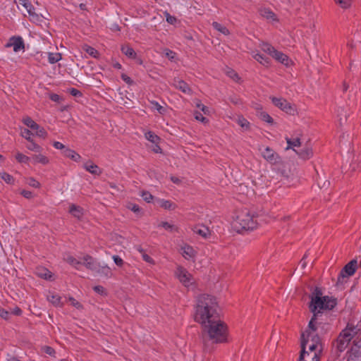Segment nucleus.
Returning a JSON list of instances; mask_svg holds the SVG:
<instances>
[{"instance_id":"obj_25","label":"nucleus","mask_w":361,"mask_h":361,"mask_svg":"<svg viewBox=\"0 0 361 361\" xmlns=\"http://www.w3.org/2000/svg\"><path fill=\"white\" fill-rule=\"evenodd\" d=\"M175 86L177 89L186 94L190 93L191 91L189 85L181 80L176 81Z\"/></svg>"},{"instance_id":"obj_9","label":"nucleus","mask_w":361,"mask_h":361,"mask_svg":"<svg viewBox=\"0 0 361 361\" xmlns=\"http://www.w3.org/2000/svg\"><path fill=\"white\" fill-rule=\"evenodd\" d=\"M23 123L31 130L34 131L33 133L30 132L27 130L28 135H34V133H36V135H39V133H44V128H41L35 121H33L30 117L27 116L23 118Z\"/></svg>"},{"instance_id":"obj_24","label":"nucleus","mask_w":361,"mask_h":361,"mask_svg":"<svg viewBox=\"0 0 361 361\" xmlns=\"http://www.w3.org/2000/svg\"><path fill=\"white\" fill-rule=\"evenodd\" d=\"M294 151L298 154V156L302 159L303 160H307L310 159V157L312 156V149L310 148H304L300 149V151H298L296 149H294Z\"/></svg>"},{"instance_id":"obj_16","label":"nucleus","mask_w":361,"mask_h":361,"mask_svg":"<svg viewBox=\"0 0 361 361\" xmlns=\"http://www.w3.org/2000/svg\"><path fill=\"white\" fill-rule=\"evenodd\" d=\"M192 231L195 233L200 235L204 238H207L211 235V231L208 227L203 225H197L193 227Z\"/></svg>"},{"instance_id":"obj_27","label":"nucleus","mask_w":361,"mask_h":361,"mask_svg":"<svg viewBox=\"0 0 361 361\" xmlns=\"http://www.w3.org/2000/svg\"><path fill=\"white\" fill-rule=\"evenodd\" d=\"M100 276H104L106 278H110L112 276V272L111 269L107 266H99L98 265V269L96 270Z\"/></svg>"},{"instance_id":"obj_63","label":"nucleus","mask_w":361,"mask_h":361,"mask_svg":"<svg viewBox=\"0 0 361 361\" xmlns=\"http://www.w3.org/2000/svg\"><path fill=\"white\" fill-rule=\"evenodd\" d=\"M70 93L71 95L74 96V97H78V96H81L82 95V93L80 91H79L78 90L75 89V88H71V91H70Z\"/></svg>"},{"instance_id":"obj_19","label":"nucleus","mask_w":361,"mask_h":361,"mask_svg":"<svg viewBox=\"0 0 361 361\" xmlns=\"http://www.w3.org/2000/svg\"><path fill=\"white\" fill-rule=\"evenodd\" d=\"M121 50L123 54L130 59H135L137 56L134 49L128 44L122 45Z\"/></svg>"},{"instance_id":"obj_22","label":"nucleus","mask_w":361,"mask_h":361,"mask_svg":"<svg viewBox=\"0 0 361 361\" xmlns=\"http://www.w3.org/2000/svg\"><path fill=\"white\" fill-rule=\"evenodd\" d=\"M84 168L94 175H99L102 171L97 166L96 164H93L92 162H87L84 165Z\"/></svg>"},{"instance_id":"obj_17","label":"nucleus","mask_w":361,"mask_h":361,"mask_svg":"<svg viewBox=\"0 0 361 361\" xmlns=\"http://www.w3.org/2000/svg\"><path fill=\"white\" fill-rule=\"evenodd\" d=\"M272 57L286 66H288L290 64V60L288 56L281 51L276 50Z\"/></svg>"},{"instance_id":"obj_39","label":"nucleus","mask_w":361,"mask_h":361,"mask_svg":"<svg viewBox=\"0 0 361 361\" xmlns=\"http://www.w3.org/2000/svg\"><path fill=\"white\" fill-rule=\"evenodd\" d=\"M257 116L262 121L268 123H272L274 121L273 118L265 111H259Z\"/></svg>"},{"instance_id":"obj_2","label":"nucleus","mask_w":361,"mask_h":361,"mask_svg":"<svg viewBox=\"0 0 361 361\" xmlns=\"http://www.w3.org/2000/svg\"><path fill=\"white\" fill-rule=\"evenodd\" d=\"M219 305L216 298L211 295L201 294L197 298L195 320L201 324L214 319L219 315Z\"/></svg>"},{"instance_id":"obj_31","label":"nucleus","mask_w":361,"mask_h":361,"mask_svg":"<svg viewBox=\"0 0 361 361\" xmlns=\"http://www.w3.org/2000/svg\"><path fill=\"white\" fill-rule=\"evenodd\" d=\"M82 49L87 54H88L90 56L94 59H97L99 57L98 51L89 45L85 44L84 46H82Z\"/></svg>"},{"instance_id":"obj_48","label":"nucleus","mask_w":361,"mask_h":361,"mask_svg":"<svg viewBox=\"0 0 361 361\" xmlns=\"http://www.w3.org/2000/svg\"><path fill=\"white\" fill-rule=\"evenodd\" d=\"M141 196L143 200L148 203L150 202L154 198V197L148 191H142Z\"/></svg>"},{"instance_id":"obj_47","label":"nucleus","mask_w":361,"mask_h":361,"mask_svg":"<svg viewBox=\"0 0 361 361\" xmlns=\"http://www.w3.org/2000/svg\"><path fill=\"white\" fill-rule=\"evenodd\" d=\"M159 226H162L166 230L171 231V232L173 231H176L177 229L176 227L175 226V225L171 224L168 222H161Z\"/></svg>"},{"instance_id":"obj_6","label":"nucleus","mask_w":361,"mask_h":361,"mask_svg":"<svg viewBox=\"0 0 361 361\" xmlns=\"http://www.w3.org/2000/svg\"><path fill=\"white\" fill-rule=\"evenodd\" d=\"M357 262L352 259L341 269L336 281V286H340L346 283L348 279L353 276L357 269Z\"/></svg>"},{"instance_id":"obj_36","label":"nucleus","mask_w":361,"mask_h":361,"mask_svg":"<svg viewBox=\"0 0 361 361\" xmlns=\"http://www.w3.org/2000/svg\"><path fill=\"white\" fill-rule=\"evenodd\" d=\"M212 27L215 30L219 31L220 32H221L222 34H224L225 35H228L230 34L229 30L225 26L221 25L220 23H217V22H213Z\"/></svg>"},{"instance_id":"obj_40","label":"nucleus","mask_w":361,"mask_h":361,"mask_svg":"<svg viewBox=\"0 0 361 361\" xmlns=\"http://www.w3.org/2000/svg\"><path fill=\"white\" fill-rule=\"evenodd\" d=\"M61 59V54L59 53H49L48 61L50 63H55Z\"/></svg>"},{"instance_id":"obj_26","label":"nucleus","mask_w":361,"mask_h":361,"mask_svg":"<svg viewBox=\"0 0 361 361\" xmlns=\"http://www.w3.org/2000/svg\"><path fill=\"white\" fill-rule=\"evenodd\" d=\"M62 154L66 157H69L71 159H73L75 161H78L80 159V156L77 154L75 151L71 149H65L63 151H62Z\"/></svg>"},{"instance_id":"obj_38","label":"nucleus","mask_w":361,"mask_h":361,"mask_svg":"<svg viewBox=\"0 0 361 361\" xmlns=\"http://www.w3.org/2000/svg\"><path fill=\"white\" fill-rule=\"evenodd\" d=\"M37 274L43 279H50L51 278V273L47 269H39L37 271Z\"/></svg>"},{"instance_id":"obj_59","label":"nucleus","mask_w":361,"mask_h":361,"mask_svg":"<svg viewBox=\"0 0 361 361\" xmlns=\"http://www.w3.org/2000/svg\"><path fill=\"white\" fill-rule=\"evenodd\" d=\"M49 99L53 101V102H59L60 100H61V97L59 94H55V93H52L50 94L49 96Z\"/></svg>"},{"instance_id":"obj_13","label":"nucleus","mask_w":361,"mask_h":361,"mask_svg":"<svg viewBox=\"0 0 361 361\" xmlns=\"http://www.w3.org/2000/svg\"><path fill=\"white\" fill-rule=\"evenodd\" d=\"M302 351L300 355V360L302 361H319V357L317 353H309L305 350V342L301 343Z\"/></svg>"},{"instance_id":"obj_4","label":"nucleus","mask_w":361,"mask_h":361,"mask_svg":"<svg viewBox=\"0 0 361 361\" xmlns=\"http://www.w3.org/2000/svg\"><path fill=\"white\" fill-rule=\"evenodd\" d=\"M355 328L347 327L338 336L336 341L334 343V348L339 353L343 352L348 347L350 341L355 334Z\"/></svg>"},{"instance_id":"obj_7","label":"nucleus","mask_w":361,"mask_h":361,"mask_svg":"<svg viewBox=\"0 0 361 361\" xmlns=\"http://www.w3.org/2000/svg\"><path fill=\"white\" fill-rule=\"evenodd\" d=\"M271 99L272 103L282 111L290 115L294 114L295 109L286 99L274 97H271Z\"/></svg>"},{"instance_id":"obj_44","label":"nucleus","mask_w":361,"mask_h":361,"mask_svg":"<svg viewBox=\"0 0 361 361\" xmlns=\"http://www.w3.org/2000/svg\"><path fill=\"white\" fill-rule=\"evenodd\" d=\"M343 8H348L352 4V0H334Z\"/></svg>"},{"instance_id":"obj_20","label":"nucleus","mask_w":361,"mask_h":361,"mask_svg":"<svg viewBox=\"0 0 361 361\" xmlns=\"http://www.w3.org/2000/svg\"><path fill=\"white\" fill-rule=\"evenodd\" d=\"M23 6L25 8L27 12L30 15H34V6L32 5L31 2L29 0H18V6Z\"/></svg>"},{"instance_id":"obj_37","label":"nucleus","mask_w":361,"mask_h":361,"mask_svg":"<svg viewBox=\"0 0 361 361\" xmlns=\"http://www.w3.org/2000/svg\"><path fill=\"white\" fill-rule=\"evenodd\" d=\"M47 299L50 302H51L55 306H59L61 305V297L56 294L48 295Z\"/></svg>"},{"instance_id":"obj_55","label":"nucleus","mask_w":361,"mask_h":361,"mask_svg":"<svg viewBox=\"0 0 361 361\" xmlns=\"http://www.w3.org/2000/svg\"><path fill=\"white\" fill-rule=\"evenodd\" d=\"M194 116H195V118L197 121H202V123H206L207 121V118L205 117H204L203 115L200 112H195L194 114Z\"/></svg>"},{"instance_id":"obj_1","label":"nucleus","mask_w":361,"mask_h":361,"mask_svg":"<svg viewBox=\"0 0 361 361\" xmlns=\"http://www.w3.org/2000/svg\"><path fill=\"white\" fill-rule=\"evenodd\" d=\"M201 341L205 352L211 353L215 345L227 342L228 329L220 319L219 315L214 319L201 323Z\"/></svg>"},{"instance_id":"obj_8","label":"nucleus","mask_w":361,"mask_h":361,"mask_svg":"<svg viewBox=\"0 0 361 361\" xmlns=\"http://www.w3.org/2000/svg\"><path fill=\"white\" fill-rule=\"evenodd\" d=\"M261 154L264 159L271 164H276L281 162L280 157L270 147H267L264 149L259 148Z\"/></svg>"},{"instance_id":"obj_18","label":"nucleus","mask_w":361,"mask_h":361,"mask_svg":"<svg viewBox=\"0 0 361 361\" xmlns=\"http://www.w3.org/2000/svg\"><path fill=\"white\" fill-rule=\"evenodd\" d=\"M27 142L25 143V147L32 151L40 152L42 148L39 145L36 144L32 140V137H25Z\"/></svg>"},{"instance_id":"obj_11","label":"nucleus","mask_w":361,"mask_h":361,"mask_svg":"<svg viewBox=\"0 0 361 361\" xmlns=\"http://www.w3.org/2000/svg\"><path fill=\"white\" fill-rule=\"evenodd\" d=\"M6 47H13L15 52H18L25 49L23 39L20 36L11 37L5 45Z\"/></svg>"},{"instance_id":"obj_15","label":"nucleus","mask_w":361,"mask_h":361,"mask_svg":"<svg viewBox=\"0 0 361 361\" xmlns=\"http://www.w3.org/2000/svg\"><path fill=\"white\" fill-rule=\"evenodd\" d=\"M149 143H147V147L151 149L155 153H161V149L158 145L159 141L160 140V137H146Z\"/></svg>"},{"instance_id":"obj_52","label":"nucleus","mask_w":361,"mask_h":361,"mask_svg":"<svg viewBox=\"0 0 361 361\" xmlns=\"http://www.w3.org/2000/svg\"><path fill=\"white\" fill-rule=\"evenodd\" d=\"M27 184L33 188H38L40 186V183L33 178H28L27 181Z\"/></svg>"},{"instance_id":"obj_53","label":"nucleus","mask_w":361,"mask_h":361,"mask_svg":"<svg viewBox=\"0 0 361 361\" xmlns=\"http://www.w3.org/2000/svg\"><path fill=\"white\" fill-rule=\"evenodd\" d=\"M128 208L135 213L139 214L140 212V208L135 204H129Z\"/></svg>"},{"instance_id":"obj_58","label":"nucleus","mask_w":361,"mask_h":361,"mask_svg":"<svg viewBox=\"0 0 361 361\" xmlns=\"http://www.w3.org/2000/svg\"><path fill=\"white\" fill-rule=\"evenodd\" d=\"M121 79L128 85H131L133 83L132 79L124 73L121 75Z\"/></svg>"},{"instance_id":"obj_28","label":"nucleus","mask_w":361,"mask_h":361,"mask_svg":"<svg viewBox=\"0 0 361 361\" xmlns=\"http://www.w3.org/2000/svg\"><path fill=\"white\" fill-rule=\"evenodd\" d=\"M69 212L75 217L80 219L82 214V208L75 204H71L70 207Z\"/></svg>"},{"instance_id":"obj_12","label":"nucleus","mask_w":361,"mask_h":361,"mask_svg":"<svg viewBox=\"0 0 361 361\" xmlns=\"http://www.w3.org/2000/svg\"><path fill=\"white\" fill-rule=\"evenodd\" d=\"M317 300H311L310 304V310L313 313V316L312 318H314V320L317 319V315L321 313L322 310L324 309V300L322 298H316Z\"/></svg>"},{"instance_id":"obj_10","label":"nucleus","mask_w":361,"mask_h":361,"mask_svg":"<svg viewBox=\"0 0 361 361\" xmlns=\"http://www.w3.org/2000/svg\"><path fill=\"white\" fill-rule=\"evenodd\" d=\"M176 274L179 281L185 286L188 287L193 283V278L186 269L179 267L178 268Z\"/></svg>"},{"instance_id":"obj_21","label":"nucleus","mask_w":361,"mask_h":361,"mask_svg":"<svg viewBox=\"0 0 361 361\" xmlns=\"http://www.w3.org/2000/svg\"><path fill=\"white\" fill-rule=\"evenodd\" d=\"M252 57L263 66H269L270 65V59L262 54L255 53L252 54Z\"/></svg>"},{"instance_id":"obj_33","label":"nucleus","mask_w":361,"mask_h":361,"mask_svg":"<svg viewBox=\"0 0 361 361\" xmlns=\"http://www.w3.org/2000/svg\"><path fill=\"white\" fill-rule=\"evenodd\" d=\"M32 159L35 163H40L44 165L49 163L48 158L41 154L33 155Z\"/></svg>"},{"instance_id":"obj_62","label":"nucleus","mask_w":361,"mask_h":361,"mask_svg":"<svg viewBox=\"0 0 361 361\" xmlns=\"http://www.w3.org/2000/svg\"><path fill=\"white\" fill-rule=\"evenodd\" d=\"M69 300L71 301V305L75 307L76 308L79 309L81 307L80 303L79 302H78L75 299H74L73 298H70Z\"/></svg>"},{"instance_id":"obj_42","label":"nucleus","mask_w":361,"mask_h":361,"mask_svg":"<svg viewBox=\"0 0 361 361\" xmlns=\"http://www.w3.org/2000/svg\"><path fill=\"white\" fill-rule=\"evenodd\" d=\"M0 177L7 183L11 184L13 183L14 180L12 176L10 174L3 172L0 173Z\"/></svg>"},{"instance_id":"obj_45","label":"nucleus","mask_w":361,"mask_h":361,"mask_svg":"<svg viewBox=\"0 0 361 361\" xmlns=\"http://www.w3.org/2000/svg\"><path fill=\"white\" fill-rule=\"evenodd\" d=\"M164 15L166 17V20L168 23L171 25H175L176 23L177 18L175 16L170 15L168 12H165Z\"/></svg>"},{"instance_id":"obj_61","label":"nucleus","mask_w":361,"mask_h":361,"mask_svg":"<svg viewBox=\"0 0 361 361\" xmlns=\"http://www.w3.org/2000/svg\"><path fill=\"white\" fill-rule=\"evenodd\" d=\"M94 290L99 293V294H104V288L102 286H96L93 288Z\"/></svg>"},{"instance_id":"obj_46","label":"nucleus","mask_w":361,"mask_h":361,"mask_svg":"<svg viewBox=\"0 0 361 361\" xmlns=\"http://www.w3.org/2000/svg\"><path fill=\"white\" fill-rule=\"evenodd\" d=\"M137 250L142 254V257L143 260H145V262H147L148 263H153L154 262L153 259L148 255H147L144 252L142 248L139 247H137Z\"/></svg>"},{"instance_id":"obj_41","label":"nucleus","mask_w":361,"mask_h":361,"mask_svg":"<svg viewBox=\"0 0 361 361\" xmlns=\"http://www.w3.org/2000/svg\"><path fill=\"white\" fill-rule=\"evenodd\" d=\"M324 296H322V290L318 287H315L314 288L313 291L312 292L310 296L311 300H317L316 298H322Z\"/></svg>"},{"instance_id":"obj_32","label":"nucleus","mask_w":361,"mask_h":361,"mask_svg":"<svg viewBox=\"0 0 361 361\" xmlns=\"http://www.w3.org/2000/svg\"><path fill=\"white\" fill-rule=\"evenodd\" d=\"M160 207L165 209L173 210L176 209V205L169 200H159Z\"/></svg>"},{"instance_id":"obj_43","label":"nucleus","mask_w":361,"mask_h":361,"mask_svg":"<svg viewBox=\"0 0 361 361\" xmlns=\"http://www.w3.org/2000/svg\"><path fill=\"white\" fill-rule=\"evenodd\" d=\"M66 262L70 264L71 265L76 267H77V265H80L82 264V261L81 260H78L76 259L75 258H74L72 256H68L67 257V258L66 259Z\"/></svg>"},{"instance_id":"obj_57","label":"nucleus","mask_w":361,"mask_h":361,"mask_svg":"<svg viewBox=\"0 0 361 361\" xmlns=\"http://www.w3.org/2000/svg\"><path fill=\"white\" fill-rule=\"evenodd\" d=\"M113 259H114L115 264L118 267H121L123 264V259L118 255H114Z\"/></svg>"},{"instance_id":"obj_51","label":"nucleus","mask_w":361,"mask_h":361,"mask_svg":"<svg viewBox=\"0 0 361 361\" xmlns=\"http://www.w3.org/2000/svg\"><path fill=\"white\" fill-rule=\"evenodd\" d=\"M238 123L243 128H247L250 123L243 117H239L238 119Z\"/></svg>"},{"instance_id":"obj_56","label":"nucleus","mask_w":361,"mask_h":361,"mask_svg":"<svg viewBox=\"0 0 361 361\" xmlns=\"http://www.w3.org/2000/svg\"><path fill=\"white\" fill-rule=\"evenodd\" d=\"M10 312L4 309L0 308V317L6 320L8 319Z\"/></svg>"},{"instance_id":"obj_29","label":"nucleus","mask_w":361,"mask_h":361,"mask_svg":"<svg viewBox=\"0 0 361 361\" xmlns=\"http://www.w3.org/2000/svg\"><path fill=\"white\" fill-rule=\"evenodd\" d=\"M261 49L262 50L270 55L271 56H273L276 49L270 44L267 42H262L261 44Z\"/></svg>"},{"instance_id":"obj_60","label":"nucleus","mask_w":361,"mask_h":361,"mask_svg":"<svg viewBox=\"0 0 361 361\" xmlns=\"http://www.w3.org/2000/svg\"><path fill=\"white\" fill-rule=\"evenodd\" d=\"M166 56L169 59L172 60L175 58L176 53L170 49H166Z\"/></svg>"},{"instance_id":"obj_64","label":"nucleus","mask_w":361,"mask_h":361,"mask_svg":"<svg viewBox=\"0 0 361 361\" xmlns=\"http://www.w3.org/2000/svg\"><path fill=\"white\" fill-rule=\"evenodd\" d=\"M21 195L25 197V198H27V199H30L32 197V192L29 191V190H23L21 192Z\"/></svg>"},{"instance_id":"obj_50","label":"nucleus","mask_w":361,"mask_h":361,"mask_svg":"<svg viewBox=\"0 0 361 361\" xmlns=\"http://www.w3.org/2000/svg\"><path fill=\"white\" fill-rule=\"evenodd\" d=\"M286 140H287V144H288V147H286V149H288L289 148H292L293 147H299L300 145L298 137H297V139L293 142H291V140L290 139H288V137H286Z\"/></svg>"},{"instance_id":"obj_5","label":"nucleus","mask_w":361,"mask_h":361,"mask_svg":"<svg viewBox=\"0 0 361 361\" xmlns=\"http://www.w3.org/2000/svg\"><path fill=\"white\" fill-rule=\"evenodd\" d=\"M314 318H312L308 324L307 329L301 335V343L305 341V347L309 343L318 345L320 343V338L316 333L317 327Z\"/></svg>"},{"instance_id":"obj_54","label":"nucleus","mask_w":361,"mask_h":361,"mask_svg":"<svg viewBox=\"0 0 361 361\" xmlns=\"http://www.w3.org/2000/svg\"><path fill=\"white\" fill-rule=\"evenodd\" d=\"M317 346H318V344H315V343H309L306 348L307 347L310 352L309 353H316V349L317 348Z\"/></svg>"},{"instance_id":"obj_34","label":"nucleus","mask_w":361,"mask_h":361,"mask_svg":"<svg viewBox=\"0 0 361 361\" xmlns=\"http://www.w3.org/2000/svg\"><path fill=\"white\" fill-rule=\"evenodd\" d=\"M151 109L153 110H157L160 114H164L166 111V109L163 106L160 105L157 102L152 101L150 102Z\"/></svg>"},{"instance_id":"obj_14","label":"nucleus","mask_w":361,"mask_h":361,"mask_svg":"<svg viewBox=\"0 0 361 361\" xmlns=\"http://www.w3.org/2000/svg\"><path fill=\"white\" fill-rule=\"evenodd\" d=\"M82 265L85 266L88 269L96 271L98 269V264L94 261V259L90 255L85 256L82 259H81Z\"/></svg>"},{"instance_id":"obj_23","label":"nucleus","mask_w":361,"mask_h":361,"mask_svg":"<svg viewBox=\"0 0 361 361\" xmlns=\"http://www.w3.org/2000/svg\"><path fill=\"white\" fill-rule=\"evenodd\" d=\"M323 300H324L325 310H332L337 304L336 299L332 297L324 296Z\"/></svg>"},{"instance_id":"obj_30","label":"nucleus","mask_w":361,"mask_h":361,"mask_svg":"<svg viewBox=\"0 0 361 361\" xmlns=\"http://www.w3.org/2000/svg\"><path fill=\"white\" fill-rule=\"evenodd\" d=\"M259 13L262 17L268 20H275V14L269 8H261Z\"/></svg>"},{"instance_id":"obj_35","label":"nucleus","mask_w":361,"mask_h":361,"mask_svg":"<svg viewBox=\"0 0 361 361\" xmlns=\"http://www.w3.org/2000/svg\"><path fill=\"white\" fill-rule=\"evenodd\" d=\"M195 250L194 249L189 246H185L183 247V256L185 258H191L195 256Z\"/></svg>"},{"instance_id":"obj_49","label":"nucleus","mask_w":361,"mask_h":361,"mask_svg":"<svg viewBox=\"0 0 361 361\" xmlns=\"http://www.w3.org/2000/svg\"><path fill=\"white\" fill-rule=\"evenodd\" d=\"M16 159L18 160V161H19L20 163H26L30 159V158L28 157H27L20 152L16 154Z\"/></svg>"},{"instance_id":"obj_3","label":"nucleus","mask_w":361,"mask_h":361,"mask_svg":"<svg viewBox=\"0 0 361 361\" xmlns=\"http://www.w3.org/2000/svg\"><path fill=\"white\" fill-rule=\"evenodd\" d=\"M255 216L247 209H243L238 213L233 221V226L240 231V230H252L257 226Z\"/></svg>"}]
</instances>
